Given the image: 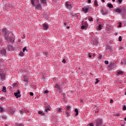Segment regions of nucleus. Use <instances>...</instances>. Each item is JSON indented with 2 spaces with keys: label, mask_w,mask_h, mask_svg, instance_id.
Listing matches in <instances>:
<instances>
[{
  "label": "nucleus",
  "mask_w": 126,
  "mask_h": 126,
  "mask_svg": "<svg viewBox=\"0 0 126 126\" xmlns=\"http://www.w3.org/2000/svg\"><path fill=\"white\" fill-rule=\"evenodd\" d=\"M3 33H4V38L5 40H6L8 43H10L11 42H14V37L12 33L9 32L8 30L6 29H3ZM12 35V36H11Z\"/></svg>",
  "instance_id": "1"
},
{
  "label": "nucleus",
  "mask_w": 126,
  "mask_h": 126,
  "mask_svg": "<svg viewBox=\"0 0 126 126\" xmlns=\"http://www.w3.org/2000/svg\"><path fill=\"white\" fill-rule=\"evenodd\" d=\"M89 9H90V6L86 5L82 8V11L84 12V13H86L87 12H88Z\"/></svg>",
  "instance_id": "2"
},
{
  "label": "nucleus",
  "mask_w": 126,
  "mask_h": 126,
  "mask_svg": "<svg viewBox=\"0 0 126 126\" xmlns=\"http://www.w3.org/2000/svg\"><path fill=\"white\" fill-rule=\"evenodd\" d=\"M81 29H87L88 28V24H87V22H85L84 23H82V26L81 27Z\"/></svg>",
  "instance_id": "3"
},
{
  "label": "nucleus",
  "mask_w": 126,
  "mask_h": 126,
  "mask_svg": "<svg viewBox=\"0 0 126 126\" xmlns=\"http://www.w3.org/2000/svg\"><path fill=\"white\" fill-rule=\"evenodd\" d=\"M14 95L17 98H19L21 97V94H20V91H19V90H17V92L14 93Z\"/></svg>",
  "instance_id": "4"
},
{
  "label": "nucleus",
  "mask_w": 126,
  "mask_h": 126,
  "mask_svg": "<svg viewBox=\"0 0 126 126\" xmlns=\"http://www.w3.org/2000/svg\"><path fill=\"white\" fill-rule=\"evenodd\" d=\"M102 125V120L101 119H97L96 120V125L95 126H100Z\"/></svg>",
  "instance_id": "5"
},
{
  "label": "nucleus",
  "mask_w": 126,
  "mask_h": 126,
  "mask_svg": "<svg viewBox=\"0 0 126 126\" xmlns=\"http://www.w3.org/2000/svg\"><path fill=\"white\" fill-rule=\"evenodd\" d=\"M35 9H42V6H41V4L38 3L37 5H35Z\"/></svg>",
  "instance_id": "6"
},
{
  "label": "nucleus",
  "mask_w": 126,
  "mask_h": 126,
  "mask_svg": "<svg viewBox=\"0 0 126 126\" xmlns=\"http://www.w3.org/2000/svg\"><path fill=\"white\" fill-rule=\"evenodd\" d=\"M0 53L2 56H5V54H6V50H5V49H1V50H0Z\"/></svg>",
  "instance_id": "7"
},
{
  "label": "nucleus",
  "mask_w": 126,
  "mask_h": 126,
  "mask_svg": "<svg viewBox=\"0 0 126 126\" xmlns=\"http://www.w3.org/2000/svg\"><path fill=\"white\" fill-rule=\"evenodd\" d=\"M49 28V25L47 24H43V30H48Z\"/></svg>",
  "instance_id": "8"
},
{
  "label": "nucleus",
  "mask_w": 126,
  "mask_h": 126,
  "mask_svg": "<svg viewBox=\"0 0 126 126\" xmlns=\"http://www.w3.org/2000/svg\"><path fill=\"white\" fill-rule=\"evenodd\" d=\"M7 49L9 51H12V50H13V47H12V46H11L10 45H9L7 46Z\"/></svg>",
  "instance_id": "9"
},
{
  "label": "nucleus",
  "mask_w": 126,
  "mask_h": 126,
  "mask_svg": "<svg viewBox=\"0 0 126 126\" xmlns=\"http://www.w3.org/2000/svg\"><path fill=\"white\" fill-rule=\"evenodd\" d=\"M0 76L1 79H5V74L4 73H0Z\"/></svg>",
  "instance_id": "10"
},
{
  "label": "nucleus",
  "mask_w": 126,
  "mask_h": 126,
  "mask_svg": "<svg viewBox=\"0 0 126 126\" xmlns=\"http://www.w3.org/2000/svg\"><path fill=\"white\" fill-rule=\"evenodd\" d=\"M48 111H51V107L47 106L44 110V113H48Z\"/></svg>",
  "instance_id": "11"
},
{
  "label": "nucleus",
  "mask_w": 126,
  "mask_h": 126,
  "mask_svg": "<svg viewBox=\"0 0 126 126\" xmlns=\"http://www.w3.org/2000/svg\"><path fill=\"white\" fill-rule=\"evenodd\" d=\"M122 12V9L120 8H117L115 10V12H117V13H121Z\"/></svg>",
  "instance_id": "12"
},
{
  "label": "nucleus",
  "mask_w": 126,
  "mask_h": 126,
  "mask_svg": "<svg viewBox=\"0 0 126 126\" xmlns=\"http://www.w3.org/2000/svg\"><path fill=\"white\" fill-rule=\"evenodd\" d=\"M66 6L67 8H71V7H72L71 5L68 4L67 2H66Z\"/></svg>",
  "instance_id": "13"
},
{
  "label": "nucleus",
  "mask_w": 126,
  "mask_h": 126,
  "mask_svg": "<svg viewBox=\"0 0 126 126\" xmlns=\"http://www.w3.org/2000/svg\"><path fill=\"white\" fill-rule=\"evenodd\" d=\"M55 88L58 89V90H61V87L60 86V85L59 84H56L55 86Z\"/></svg>",
  "instance_id": "14"
},
{
  "label": "nucleus",
  "mask_w": 126,
  "mask_h": 126,
  "mask_svg": "<svg viewBox=\"0 0 126 126\" xmlns=\"http://www.w3.org/2000/svg\"><path fill=\"white\" fill-rule=\"evenodd\" d=\"M124 73V72L123 71L119 70L117 72V75H119V74H123Z\"/></svg>",
  "instance_id": "15"
},
{
  "label": "nucleus",
  "mask_w": 126,
  "mask_h": 126,
  "mask_svg": "<svg viewBox=\"0 0 126 126\" xmlns=\"http://www.w3.org/2000/svg\"><path fill=\"white\" fill-rule=\"evenodd\" d=\"M38 113L39 115H40L41 116H45V113L43 112V111H39Z\"/></svg>",
  "instance_id": "16"
},
{
  "label": "nucleus",
  "mask_w": 126,
  "mask_h": 126,
  "mask_svg": "<svg viewBox=\"0 0 126 126\" xmlns=\"http://www.w3.org/2000/svg\"><path fill=\"white\" fill-rule=\"evenodd\" d=\"M9 112L10 114H14V112H15V110H14V109H10L9 110Z\"/></svg>",
  "instance_id": "17"
},
{
  "label": "nucleus",
  "mask_w": 126,
  "mask_h": 126,
  "mask_svg": "<svg viewBox=\"0 0 126 126\" xmlns=\"http://www.w3.org/2000/svg\"><path fill=\"white\" fill-rule=\"evenodd\" d=\"M107 6L108 7H110V8H113V7H114V6L113 5V4H112V3H108L107 4Z\"/></svg>",
  "instance_id": "18"
},
{
  "label": "nucleus",
  "mask_w": 126,
  "mask_h": 126,
  "mask_svg": "<svg viewBox=\"0 0 126 126\" xmlns=\"http://www.w3.org/2000/svg\"><path fill=\"white\" fill-rule=\"evenodd\" d=\"M75 116H78V109L77 108L75 109Z\"/></svg>",
  "instance_id": "19"
},
{
  "label": "nucleus",
  "mask_w": 126,
  "mask_h": 126,
  "mask_svg": "<svg viewBox=\"0 0 126 126\" xmlns=\"http://www.w3.org/2000/svg\"><path fill=\"white\" fill-rule=\"evenodd\" d=\"M0 112L1 113H2V112H4V109H3V107L0 106Z\"/></svg>",
  "instance_id": "20"
},
{
  "label": "nucleus",
  "mask_w": 126,
  "mask_h": 126,
  "mask_svg": "<svg viewBox=\"0 0 126 126\" xmlns=\"http://www.w3.org/2000/svg\"><path fill=\"white\" fill-rule=\"evenodd\" d=\"M94 5H95V6H98V5H99L98 4V2L97 1V0H94Z\"/></svg>",
  "instance_id": "21"
},
{
  "label": "nucleus",
  "mask_w": 126,
  "mask_h": 126,
  "mask_svg": "<svg viewBox=\"0 0 126 126\" xmlns=\"http://www.w3.org/2000/svg\"><path fill=\"white\" fill-rule=\"evenodd\" d=\"M70 108H71V107H70V106H66V111H69V109H70Z\"/></svg>",
  "instance_id": "22"
},
{
  "label": "nucleus",
  "mask_w": 126,
  "mask_h": 126,
  "mask_svg": "<svg viewBox=\"0 0 126 126\" xmlns=\"http://www.w3.org/2000/svg\"><path fill=\"white\" fill-rule=\"evenodd\" d=\"M19 56H20V57H23V56H24V53L22 52V51H21Z\"/></svg>",
  "instance_id": "23"
},
{
  "label": "nucleus",
  "mask_w": 126,
  "mask_h": 126,
  "mask_svg": "<svg viewBox=\"0 0 126 126\" xmlns=\"http://www.w3.org/2000/svg\"><path fill=\"white\" fill-rule=\"evenodd\" d=\"M31 4H32V5H33V6H35V3H34V0H31Z\"/></svg>",
  "instance_id": "24"
},
{
  "label": "nucleus",
  "mask_w": 126,
  "mask_h": 126,
  "mask_svg": "<svg viewBox=\"0 0 126 126\" xmlns=\"http://www.w3.org/2000/svg\"><path fill=\"white\" fill-rule=\"evenodd\" d=\"M41 3H46V0H40Z\"/></svg>",
  "instance_id": "25"
},
{
  "label": "nucleus",
  "mask_w": 126,
  "mask_h": 126,
  "mask_svg": "<svg viewBox=\"0 0 126 126\" xmlns=\"http://www.w3.org/2000/svg\"><path fill=\"white\" fill-rule=\"evenodd\" d=\"M6 89V88L5 87H3L2 91H3V92H6V91H5Z\"/></svg>",
  "instance_id": "26"
},
{
  "label": "nucleus",
  "mask_w": 126,
  "mask_h": 126,
  "mask_svg": "<svg viewBox=\"0 0 126 126\" xmlns=\"http://www.w3.org/2000/svg\"><path fill=\"white\" fill-rule=\"evenodd\" d=\"M24 81H25V82H27L28 81V78H26L25 77H24Z\"/></svg>",
  "instance_id": "27"
},
{
  "label": "nucleus",
  "mask_w": 126,
  "mask_h": 126,
  "mask_svg": "<svg viewBox=\"0 0 126 126\" xmlns=\"http://www.w3.org/2000/svg\"><path fill=\"white\" fill-rule=\"evenodd\" d=\"M98 30H101L102 29V26L101 25H99L98 27Z\"/></svg>",
  "instance_id": "28"
},
{
  "label": "nucleus",
  "mask_w": 126,
  "mask_h": 126,
  "mask_svg": "<svg viewBox=\"0 0 126 126\" xmlns=\"http://www.w3.org/2000/svg\"><path fill=\"white\" fill-rule=\"evenodd\" d=\"M62 111V109L60 108H57V113H60Z\"/></svg>",
  "instance_id": "29"
},
{
  "label": "nucleus",
  "mask_w": 126,
  "mask_h": 126,
  "mask_svg": "<svg viewBox=\"0 0 126 126\" xmlns=\"http://www.w3.org/2000/svg\"><path fill=\"white\" fill-rule=\"evenodd\" d=\"M65 114L67 116V117H69V116H70V115H69V113H68V112L66 111H65Z\"/></svg>",
  "instance_id": "30"
},
{
  "label": "nucleus",
  "mask_w": 126,
  "mask_h": 126,
  "mask_svg": "<svg viewBox=\"0 0 126 126\" xmlns=\"http://www.w3.org/2000/svg\"><path fill=\"white\" fill-rule=\"evenodd\" d=\"M122 2H123V0H118V3H119V4H121Z\"/></svg>",
  "instance_id": "31"
},
{
  "label": "nucleus",
  "mask_w": 126,
  "mask_h": 126,
  "mask_svg": "<svg viewBox=\"0 0 126 126\" xmlns=\"http://www.w3.org/2000/svg\"><path fill=\"white\" fill-rule=\"evenodd\" d=\"M95 84H97V83H98V82H99V80H98V78H96V79H95Z\"/></svg>",
  "instance_id": "32"
},
{
  "label": "nucleus",
  "mask_w": 126,
  "mask_h": 126,
  "mask_svg": "<svg viewBox=\"0 0 126 126\" xmlns=\"http://www.w3.org/2000/svg\"><path fill=\"white\" fill-rule=\"evenodd\" d=\"M19 112H20L21 115H23V111H22V109L20 110Z\"/></svg>",
  "instance_id": "33"
},
{
  "label": "nucleus",
  "mask_w": 126,
  "mask_h": 126,
  "mask_svg": "<svg viewBox=\"0 0 126 126\" xmlns=\"http://www.w3.org/2000/svg\"><path fill=\"white\" fill-rule=\"evenodd\" d=\"M23 51L24 52V53H25V51H27V50H26V47H24L23 49Z\"/></svg>",
  "instance_id": "34"
},
{
  "label": "nucleus",
  "mask_w": 126,
  "mask_h": 126,
  "mask_svg": "<svg viewBox=\"0 0 126 126\" xmlns=\"http://www.w3.org/2000/svg\"><path fill=\"white\" fill-rule=\"evenodd\" d=\"M104 63H105V64H109V61H105L104 62Z\"/></svg>",
  "instance_id": "35"
},
{
  "label": "nucleus",
  "mask_w": 126,
  "mask_h": 126,
  "mask_svg": "<svg viewBox=\"0 0 126 126\" xmlns=\"http://www.w3.org/2000/svg\"><path fill=\"white\" fill-rule=\"evenodd\" d=\"M119 42H122V36L119 37Z\"/></svg>",
  "instance_id": "36"
},
{
  "label": "nucleus",
  "mask_w": 126,
  "mask_h": 126,
  "mask_svg": "<svg viewBox=\"0 0 126 126\" xmlns=\"http://www.w3.org/2000/svg\"><path fill=\"white\" fill-rule=\"evenodd\" d=\"M98 59L99 60H102V55H99Z\"/></svg>",
  "instance_id": "37"
},
{
  "label": "nucleus",
  "mask_w": 126,
  "mask_h": 126,
  "mask_svg": "<svg viewBox=\"0 0 126 126\" xmlns=\"http://www.w3.org/2000/svg\"><path fill=\"white\" fill-rule=\"evenodd\" d=\"M88 126H94V124L93 123H90Z\"/></svg>",
  "instance_id": "38"
},
{
  "label": "nucleus",
  "mask_w": 126,
  "mask_h": 126,
  "mask_svg": "<svg viewBox=\"0 0 126 126\" xmlns=\"http://www.w3.org/2000/svg\"><path fill=\"white\" fill-rule=\"evenodd\" d=\"M123 110L124 111H126V105H125L124 106H123Z\"/></svg>",
  "instance_id": "39"
},
{
  "label": "nucleus",
  "mask_w": 126,
  "mask_h": 126,
  "mask_svg": "<svg viewBox=\"0 0 126 126\" xmlns=\"http://www.w3.org/2000/svg\"><path fill=\"white\" fill-rule=\"evenodd\" d=\"M94 45H98V42L97 41L94 42Z\"/></svg>",
  "instance_id": "40"
},
{
  "label": "nucleus",
  "mask_w": 126,
  "mask_h": 126,
  "mask_svg": "<svg viewBox=\"0 0 126 126\" xmlns=\"http://www.w3.org/2000/svg\"><path fill=\"white\" fill-rule=\"evenodd\" d=\"M89 21H93V18H90L89 19Z\"/></svg>",
  "instance_id": "41"
},
{
  "label": "nucleus",
  "mask_w": 126,
  "mask_h": 126,
  "mask_svg": "<svg viewBox=\"0 0 126 126\" xmlns=\"http://www.w3.org/2000/svg\"><path fill=\"white\" fill-rule=\"evenodd\" d=\"M62 63H65V59H63V60L62 61Z\"/></svg>",
  "instance_id": "42"
},
{
  "label": "nucleus",
  "mask_w": 126,
  "mask_h": 126,
  "mask_svg": "<svg viewBox=\"0 0 126 126\" xmlns=\"http://www.w3.org/2000/svg\"><path fill=\"white\" fill-rule=\"evenodd\" d=\"M30 96H33V95H34V94H33V93L31 92V93H30Z\"/></svg>",
  "instance_id": "43"
},
{
  "label": "nucleus",
  "mask_w": 126,
  "mask_h": 126,
  "mask_svg": "<svg viewBox=\"0 0 126 126\" xmlns=\"http://www.w3.org/2000/svg\"><path fill=\"white\" fill-rule=\"evenodd\" d=\"M47 93H49V91L46 90L44 92V94H47Z\"/></svg>",
  "instance_id": "44"
},
{
  "label": "nucleus",
  "mask_w": 126,
  "mask_h": 126,
  "mask_svg": "<svg viewBox=\"0 0 126 126\" xmlns=\"http://www.w3.org/2000/svg\"><path fill=\"white\" fill-rule=\"evenodd\" d=\"M88 3H91V0H88Z\"/></svg>",
  "instance_id": "45"
},
{
  "label": "nucleus",
  "mask_w": 126,
  "mask_h": 126,
  "mask_svg": "<svg viewBox=\"0 0 126 126\" xmlns=\"http://www.w3.org/2000/svg\"><path fill=\"white\" fill-rule=\"evenodd\" d=\"M119 27H122V23H120L119 25Z\"/></svg>",
  "instance_id": "46"
},
{
  "label": "nucleus",
  "mask_w": 126,
  "mask_h": 126,
  "mask_svg": "<svg viewBox=\"0 0 126 126\" xmlns=\"http://www.w3.org/2000/svg\"><path fill=\"white\" fill-rule=\"evenodd\" d=\"M116 116H117V117H120V114L117 113V114H116Z\"/></svg>",
  "instance_id": "47"
},
{
  "label": "nucleus",
  "mask_w": 126,
  "mask_h": 126,
  "mask_svg": "<svg viewBox=\"0 0 126 126\" xmlns=\"http://www.w3.org/2000/svg\"><path fill=\"white\" fill-rule=\"evenodd\" d=\"M92 56H91V55L89 54V58H92Z\"/></svg>",
  "instance_id": "48"
},
{
  "label": "nucleus",
  "mask_w": 126,
  "mask_h": 126,
  "mask_svg": "<svg viewBox=\"0 0 126 126\" xmlns=\"http://www.w3.org/2000/svg\"><path fill=\"white\" fill-rule=\"evenodd\" d=\"M114 102V100L113 99H110V103H113Z\"/></svg>",
  "instance_id": "49"
},
{
  "label": "nucleus",
  "mask_w": 126,
  "mask_h": 126,
  "mask_svg": "<svg viewBox=\"0 0 126 126\" xmlns=\"http://www.w3.org/2000/svg\"><path fill=\"white\" fill-rule=\"evenodd\" d=\"M63 25H64V26H66V23H63Z\"/></svg>",
  "instance_id": "50"
},
{
  "label": "nucleus",
  "mask_w": 126,
  "mask_h": 126,
  "mask_svg": "<svg viewBox=\"0 0 126 126\" xmlns=\"http://www.w3.org/2000/svg\"><path fill=\"white\" fill-rule=\"evenodd\" d=\"M121 64H124V61L121 62Z\"/></svg>",
  "instance_id": "51"
},
{
  "label": "nucleus",
  "mask_w": 126,
  "mask_h": 126,
  "mask_svg": "<svg viewBox=\"0 0 126 126\" xmlns=\"http://www.w3.org/2000/svg\"><path fill=\"white\" fill-rule=\"evenodd\" d=\"M19 126H24L23 125H22V124H20L19 125Z\"/></svg>",
  "instance_id": "52"
},
{
  "label": "nucleus",
  "mask_w": 126,
  "mask_h": 126,
  "mask_svg": "<svg viewBox=\"0 0 126 126\" xmlns=\"http://www.w3.org/2000/svg\"><path fill=\"white\" fill-rule=\"evenodd\" d=\"M101 1H102V2H105V0H101Z\"/></svg>",
  "instance_id": "53"
},
{
  "label": "nucleus",
  "mask_w": 126,
  "mask_h": 126,
  "mask_svg": "<svg viewBox=\"0 0 126 126\" xmlns=\"http://www.w3.org/2000/svg\"><path fill=\"white\" fill-rule=\"evenodd\" d=\"M3 118H4V119H6V116H3Z\"/></svg>",
  "instance_id": "54"
},
{
  "label": "nucleus",
  "mask_w": 126,
  "mask_h": 126,
  "mask_svg": "<svg viewBox=\"0 0 126 126\" xmlns=\"http://www.w3.org/2000/svg\"><path fill=\"white\" fill-rule=\"evenodd\" d=\"M1 42H2V40L0 39V43H1Z\"/></svg>",
  "instance_id": "55"
},
{
  "label": "nucleus",
  "mask_w": 126,
  "mask_h": 126,
  "mask_svg": "<svg viewBox=\"0 0 126 126\" xmlns=\"http://www.w3.org/2000/svg\"><path fill=\"white\" fill-rule=\"evenodd\" d=\"M66 28H67V29H69V27H66Z\"/></svg>",
  "instance_id": "56"
},
{
  "label": "nucleus",
  "mask_w": 126,
  "mask_h": 126,
  "mask_svg": "<svg viewBox=\"0 0 126 126\" xmlns=\"http://www.w3.org/2000/svg\"><path fill=\"white\" fill-rule=\"evenodd\" d=\"M93 56L94 57V58H95V54H93Z\"/></svg>",
  "instance_id": "57"
},
{
  "label": "nucleus",
  "mask_w": 126,
  "mask_h": 126,
  "mask_svg": "<svg viewBox=\"0 0 126 126\" xmlns=\"http://www.w3.org/2000/svg\"><path fill=\"white\" fill-rule=\"evenodd\" d=\"M112 1L114 2L116 1V0H112Z\"/></svg>",
  "instance_id": "58"
},
{
  "label": "nucleus",
  "mask_w": 126,
  "mask_h": 126,
  "mask_svg": "<svg viewBox=\"0 0 126 126\" xmlns=\"http://www.w3.org/2000/svg\"><path fill=\"white\" fill-rule=\"evenodd\" d=\"M121 50H124V47H121Z\"/></svg>",
  "instance_id": "59"
},
{
  "label": "nucleus",
  "mask_w": 126,
  "mask_h": 126,
  "mask_svg": "<svg viewBox=\"0 0 126 126\" xmlns=\"http://www.w3.org/2000/svg\"><path fill=\"white\" fill-rule=\"evenodd\" d=\"M124 120L126 121V117L124 119Z\"/></svg>",
  "instance_id": "60"
},
{
  "label": "nucleus",
  "mask_w": 126,
  "mask_h": 126,
  "mask_svg": "<svg viewBox=\"0 0 126 126\" xmlns=\"http://www.w3.org/2000/svg\"><path fill=\"white\" fill-rule=\"evenodd\" d=\"M85 20H87V18H85Z\"/></svg>",
  "instance_id": "61"
},
{
  "label": "nucleus",
  "mask_w": 126,
  "mask_h": 126,
  "mask_svg": "<svg viewBox=\"0 0 126 126\" xmlns=\"http://www.w3.org/2000/svg\"><path fill=\"white\" fill-rule=\"evenodd\" d=\"M80 102H82V100H80Z\"/></svg>",
  "instance_id": "62"
},
{
  "label": "nucleus",
  "mask_w": 126,
  "mask_h": 126,
  "mask_svg": "<svg viewBox=\"0 0 126 126\" xmlns=\"http://www.w3.org/2000/svg\"><path fill=\"white\" fill-rule=\"evenodd\" d=\"M2 99V97H1V98H0V100H1Z\"/></svg>",
  "instance_id": "63"
}]
</instances>
